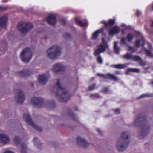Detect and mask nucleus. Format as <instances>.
Segmentation results:
<instances>
[{
	"label": "nucleus",
	"instance_id": "obj_1",
	"mask_svg": "<svg viewBox=\"0 0 153 153\" xmlns=\"http://www.w3.org/2000/svg\"><path fill=\"white\" fill-rule=\"evenodd\" d=\"M146 116L143 113H141L140 114L137 115L135 119L134 123L138 126L141 130V132L139 135L140 139L144 138L148 133L150 127L146 124L147 120Z\"/></svg>",
	"mask_w": 153,
	"mask_h": 153
},
{
	"label": "nucleus",
	"instance_id": "obj_2",
	"mask_svg": "<svg viewBox=\"0 0 153 153\" xmlns=\"http://www.w3.org/2000/svg\"><path fill=\"white\" fill-rule=\"evenodd\" d=\"M60 81L59 79H58L56 85L58 88L56 89V92H55L56 96L60 102H65L70 98L71 96L64 88L61 87Z\"/></svg>",
	"mask_w": 153,
	"mask_h": 153
},
{
	"label": "nucleus",
	"instance_id": "obj_3",
	"mask_svg": "<svg viewBox=\"0 0 153 153\" xmlns=\"http://www.w3.org/2000/svg\"><path fill=\"white\" fill-rule=\"evenodd\" d=\"M128 132H123L121 134L117 144V148L119 151L123 152L125 150L130 142L128 136Z\"/></svg>",
	"mask_w": 153,
	"mask_h": 153
},
{
	"label": "nucleus",
	"instance_id": "obj_4",
	"mask_svg": "<svg viewBox=\"0 0 153 153\" xmlns=\"http://www.w3.org/2000/svg\"><path fill=\"white\" fill-rule=\"evenodd\" d=\"M61 54V48L59 46L54 45L47 50L48 57L52 59H57Z\"/></svg>",
	"mask_w": 153,
	"mask_h": 153
},
{
	"label": "nucleus",
	"instance_id": "obj_5",
	"mask_svg": "<svg viewBox=\"0 0 153 153\" xmlns=\"http://www.w3.org/2000/svg\"><path fill=\"white\" fill-rule=\"evenodd\" d=\"M17 27L20 33L25 34L29 32L32 28L33 25L31 23L21 21L18 23Z\"/></svg>",
	"mask_w": 153,
	"mask_h": 153
},
{
	"label": "nucleus",
	"instance_id": "obj_6",
	"mask_svg": "<svg viewBox=\"0 0 153 153\" xmlns=\"http://www.w3.org/2000/svg\"><path fill=\"white\" fill-rule=\"evenodd\" d=\"M32 56V53L29 48H26L21 53L20 58L22 62L27 63L31 60Z\"/></svg>",
	"mask_w": 153,
	"mask_h": 153
},
{
	"label": "nucleus",
	"instance_id": "obj_7",
	"mask_svg": "<svg viewBox=\"0 0 153 153\" xmlns=\"http://www.w3.org/2000/svg\"><path fill=\"white\" fill-rule=\"evenodd\" d=\"M23 118L25 120L27 123L29 125L31 126L34 129L39 132L42 131V128H41L38 127L33 122L29 115L25 114L23 115Z\"/></svg>",
	"mask_w": 153,
	"mask_h": 153
},
{
	"label": "nucleus",
	"instance_id": "obj_8",
	"mask_svg": "<svg viewBox=\"0 0 153 153\" xmlns=\"http://www.w3.org/2000/svg\"><path fill=\"white\" fill-rule=\"evenodd\" d=\"M31 101L34 107L41 108L44 105V100L42 98L37 97H34L31 98Z\"/></svg>",
	"mask_w": 153,
	"mask_h": 153
},
{
	"label": "nucleus",
	"instance_id": "obj_9",
	"mask_svg": "<svg viewBox=\"0 0 153 153\" xmlns=\"http://www.w3.org/2000/svg\"><path fill=\"white\" fill-rule=\"evenodd\" d=\"M16 91L15 98L17 100V103L23 104L25 99L23 92L20 89H17Z\"/></svg>",
	"mask_w": 153,
	"mask_h": 153
},
{
	"label": "nucleus",
	"instance_id": "obj_10",
	"mask_svg": "<svg viewBox=\"0 0 153 153\" xmlns=\"http://www.w3.org/2000/svg\"><path fill=\"white\" fill-rule=\"evenodd\" d=\"M97 75L100 77H103L105 79H109L115 81H117L119 80L118 78L116 76L112 74L109 73H108L105 75L104 74L98 73L97 74Z\"/></svg>",
	"mask_w": 153,
	"mask_h": 153
},
{
	"label": "nucleus",
	"instance_id": "obj_11",
	"mask_svg": "<svg viewBox=\"0 0 153 153\" xmlns=\"http://www.w3.org/2000/svg\"><path fill=\"white\" fill-rule=\"evenodd\" d=\"M45 20L49 24L53 26L55 25L57 22L56 17L52 14L48 16Z\"/></svg>",
	"mask_w": 153,
	"mask_h": 153
},
{
	"label": "nucleus",
	"instance_id": "obj_12",
	"mask_svg": "<svg viewBox=\"0 0 153 153\" xmlns=\"http://www.w3.org/2000/svg\"><path fill=\"white\" fill-rule=\"evenodd\" d=\"M77 143L79 146H81L83 148H85L89 145V143L85 139L78 137L76 139Z\"/></svg>",
	"mask_w": 153,
	"mask_h": 153
},
{
	"label": "nucleus",
	"instance_id": "obj_13",
	"mask_svg": "<svg viewBox=\"0 0 153 153\" xmlns=\"http://www.w3.org/2000/svg\"><path fill=\"white\" fill-rule=\"evenodd\" d=\"M53 71L56 73L60 71H64L65 70V68L60 63H56L54 65L53 67Z\"/></svg>",
	"mask_w": 153,
	"mask_h": 153
},
{
	"label": "nucleus",
	"instance_id": "obj_14",
	"mask_svg": "<svg viewBox=\"0 0 153 153\" xmlns=\"http://www.w3.org/2000/svg\"><path fill=\"white\" fill-rule=\"evenodd\" d=\"M8 20V17L6 15H3L1 17H0V26L1 27H5L7 25V22Z\"/></svg>",
	"mask_w": 153,
	"mask_h": 153
},
{
	"label": "nucleus",
	"instance_id": "obj_15",
	"mask_svg": "<svg viewBox=\"0 0 153 153\" xmlns=\"http://www.w3.org/2000/svg\"><path fill=\"white\" fill-rule=\"evenodd\" d=\"M10 139L8 135L4 134H0V143L4 144L8 143Z\"/></svg>",
	"mask_w": 153,
	"mask_h": 153
},
{
	"label": "nucleus",
	"instance_id": "obj_16",
	"mask_svg": "<svg viewBox=\"0 0 153 153\" xmlns=\"http://www.w3.org/2000/svg\"><path fill=\"white\" fill-rule=\"evenodd\" d=\"M120 31V27L117 26L115 25L111 28L109 30V35H113L119 33Z\"/></svg>",
	"mask_w": 153,
	"mask_h": 153
},
{
	"label": "nucleus",
	"instance_id": "obj_17",
	"mask_svg": "<svg viewBox=\"0 0 153 153\" xmlns=\"http://www.w3.org/2000/svg\"><path fill=\"white\" fill-rule=\"evenodd\" d=\"M100 22L101 23L104 24V26L106 27H111L114 25L115 23V19H110L107 22L106 21L103 20L101 21Z\"/></svg>",
	"mask_w": 153,
	"mask_h": 153
},
{
	"label": "nucleus",
	"instance_id": "obj_18",
	"mask_svg": "<svg viewBox=\"0 0 153 153\" xmlns=\"http://www.w3.org/2000/svg\"><path fill=\"white\" fill-rule=\"evenodd\" d=\"M18 74L20 76H30L32 74V72L29 69L22 70L19 71L18 72Z\"/></svg>",
	"mask_w": 153,
	"mask_h": 153
},
{
	"label": "nucleus",
	"instance_id": "obj_19",
	"mask_svg": "<svg viewBox=\"0 0 153 153\" xmlns=\"http://www.w3.org/2000/svg\"><path fill=\"white\" fill-rule=\"evenodd\" d=\"M38 82L41 84L44 85L47 81V78L46 76L44 74L39 75L38 77Z\"/></svg>",
	"mask_w": 153,
	"mask_h": 153
},
{
	"label": "nucleus",
	"instance_id": "obj_20",
	"mask_svg": "<svg viewBox=\"0 0 153 153\" xmlns=\"http://www.w3.org/2000/svg\"><path fill=\"white\" fill-rule=\"evenodd\" d=\"M102 42L103 44H100L98 48L99 49L103 52L105 50L108 45L105 40L103 41Z\"/></svg>",
	"mask_w": 153,
	"mask_h": 153
},
{
	"label": "nucleus",
	"instance_id": "obj_21",
	"mask_svg": "<svg viewBox=\"0 0 153 153\" xmlns=\"http://www.w3.org/2000/svg\"><path fill=\"white\" fill-rule=\"evenodd\" d=\"M2 46L0 48V55H2L5 53V51L7 49V43H2Z\"/></svg>",
	"mask_w": 153,
	"mask_h": 153
},
{
	"label": "nucleus",
	"instance_id": "obj_22",
	"mask_svg": "<svg viewBox=\"0 0 153 153\" xmlns=\"http://www.w3.org/2000/svg\"><path fill=\"white\" fill-rule=\"evenodd\" d=\"M103 32V30L102 28L100 30H97L94 32L92 35V39H95L98 37V35L100 33H102Z\"/></svg>",
	"mask_w": 153,
	"mask_h": 153
},
{
	"label": "nucleus",
	"instance_id": "obj_23",
	"mask_svg": "<svg viewBox=\"0 0 153 153\" xmlns=\"http://www.w3.org/2000/svg\"><path fill=\"white\" fill-rule=\"evenodd\" d=\"M111 66L113 68L118 69L124 68L126 67V66L125 64H121L113 65H111Z\"/></svg>",
	"mask_w": 153,
	"mask_h": 153
},
{
	"label": "nucleus",
	"instance_id": "obj_24",
	"mask_svg": "<svg viewBox=\"0 0 153 153\" xmlns=\"http://www.w3.org/2000/svg\"><path fill=\"white\" fill-rule=\"evenodd\" d=\"M75 22L81 26H83L86 25V22H82V20H79L78 18H76L75 19Z\"/></svg>",
	"mask_w": 153,
	"mask_h": 153
},
{
	"label": "nucleus",
	"instance_id": "obj_25",
	"mask_svg": "<svg viewBox=\"0 0 153 153\" xmlns=\"http://www.w3.org/2000/svg\"><path fill=\"white\" fill-rule=\"evenodd\" d=\"M132 55L129 53H127L122 56V58L126 60H129L132 59Z\"/></svg>",
	"mask_w": 153,
	"mask_h": 153
},
{
	"label": "nucleus",
	"instance_id": "obj_26",
	"mask_svg": "<svg viewBox=\"0 0 153 153\" xmlns=\"http://www.w3.org/2000/svg\"><path fill=\"white\" fill-rule=\"evenodd\" d=\"M130 72L138 73L139 72V69L136 68H129L126 70V73L127 74H129V72Z\"/></svg>",
	"mask_w": 153,
	"mask_h": 153
},
{
	"label": "nucleus",
	"instance_id": "obj_27",
	"mask_svg": "<svg viewBox=\"0 0 153 153\" xmlns=\"http://www.w3.org/2000/svg\"><path fill=\"white\" fill-rule=\"evenodd\" d=\"M20 152L21 153H27V147L24 143L21 144V149Z\"/></svg>",
	"mask_w": 153,
	"mask_h": 153
},
{
	"label": "nucleus",
	"instance_id": "obj_28",
	"mask_svg": "<svg viewBox=\"0 0 153 153\" xmlns=\"http://www.w3.org/2000/svg\"><path fill=\"white\" fill-rule=\"evenodd\" d=\"M144 51H145L146 54L149 57L153 58V54L151 53V51L147 49L146 48H145L144 49Z\"/></svg>",
	"mask_w": 153,
	"mask_h": 153
},
{
	"label": "nucleus",
	"instance_id": "obj_29",
	"mask_svg": "<svg viewBox=\"0 0 153 153\" xmlns=\"http://www.w3.org/2000/svg\"><path fill=\"white\" fill-rule=\"evenodd\" d=\"M134 38L133 35L131 33L128 34L126 36V39L128 41L130 42L132 41Z\"/></svg>",
	"mask_w": 153,
	"mask_h": 153
},
{
	"label": "nucleus",
	"instance_id": "obj_30",
	"mask_svg": "<svg viewBox=\"0 0 153 153\" xmlns=\"http://www.w3.org/2000/svg\"><path fill=\"white\" fill-rule=\"evenodd\" d=\"M117 42H115L114 45V51L117 54H119V53L120 48L117 46Z\"/></svg>",
	"mask_w": 153,
	"mask_h": 153
},
{
	"label": "nucleus",
	"instance_id": "obj_31",
	"mask_svg": "<svg viewBox=\"0 0 153 153\" xmlns=\"http://www.w3.org/2000/svg\"><path fill=\"white\" fill-rule=\"evenodd\" d=\"M153 97V94H151L146 93L142 94L138 97V99L145 97Z\"/></svg>",
	"mask_w": 153,
	"mask_h": 153
},
{
	"label": "nucleus",
	"instance_id": "obj_32",
	"mask_svg": "<svg viewBox=\"0 0 153 153\" xmlns=\"http://www.w3.org/2000/svg\"><path fill=\"white\" fill-rule=\"evenodd\" d=\"M90 97H91L93 98H102V97L100 96L98 93L91 94L90 95Z\"/></svg>",
	"mask_w": 153,
	"mask_h": 153
},
{
	"label": "nucleus",
	"instance_id": "obj_33",
	"mask_svg": "<svg viewBox=\"0 0 153 153\" xmlns=\"http://www.w3.org/2000/svg\"><path fill=\"white\" fill-rule=\"evenodd\" d=\"M131 60L133 61H140L142 60L141 58L138 56L132 55Z\"/></svg>",
	"mask_w": 153,
	"mask_h": 153
},
{
	"label": "nucleus",
	"instance_id": "obj_34",
	"mask_svg": "<svg viewBox=\"0 0 153 153\" xmlns=\"http://www.w3.org/2000/svg\"><path fill=\"white\" fill-rule=\"evenodd\" d=\"M14 140L15 143L17 144H19L20 141V137L17 136H16L14 138Z\"/></svg>",
	"mask_w": 153,
	"mask_h": 153
},
{
	"label": "nucleus",
	"instance_id": "obj_35",
	"mask_svg": "<svg viewBox=\"0 0 153 153\" xmlns=\"http://www.w3.org/2000/svg\"><path fill=\"white\" fill-rule=\"evenodd\" d=\"M97 48V49H96L94 52V55L95 56H99L100 53L102 52Z\"/></svg>",
	"mask_w": 153,
	"mask_h": 153
},
{
	"label": "nucleus",
	"instance_id": "obj_36",
	"mask_svg": "<svg viewBox=\"0 0 153 153\" xmlns=\"http://www.w3.org/2000/svg\"><path fill=\"white\" fill-rule=\"evenodd\" d=\"M64 36L66 39H71L72 38L71 36L68 33H66L64 35Z\"/></svg>",
	"mask_w": 153,
	"mask_h": 153
},
{
	"label": "nucleus",
	"instance_id": "obj_37",
	"mask_svg": "<svg viewBox=\"0 0 153 153\" xmlns=\"http://www.w3.org/2000/svg\"><path fill=\"white\" fill-rule=\"evenodd\" d=\"M97 63L100 64H102L103 62L102 59L100 56L97 57Z\"/></svg>",
	"mask_w": 153,
	"mask_h": 153
},
{
	"label": "nucleus",
	"instance_id": "obj_38",
	"mask_svg": "<svg viewBox=\"0 0 153 153\" xmlns=\"http://www.w3.org/2000/svg\"><path fill=\"white\" fill-rule=\"evenodd\" d=\"M141 40H137L135 42V46L136 47H138L140 45V42Z\"/></svg>",
	"mask_w": 153,
	"mask_h": 153
},
{
	"label": "nucleus",
	"instance_id": "obj_39",
	"mask_svg": "<svg viewBox=\"0 0 153 153\" xmlns=\"http://www.w3.org/2000/svg\"><path fill=\"white\" fill-rule=\"evenodd\" d=\"M8 7L7 6H0V11H4L7 10Z\"/></svg>",
	"mask_w": 153,
	"mask_h": 153
},
{
	"label": "nucleus",
	"instance_id": "obj_40",
	"mask_svg": "<svg viewBox=\"0 0 153 153\" xmlns=\"http://www.w3.org/2000/svg\"><path fill=\"white\" fill-rule=\"evenodd\" d=\"M96 86V84L94 83L92 84L91 85L89 86L88 88V91H90L93 89Z\"/></svg>",
	"mask_w": 153,
	"mask_h": 153
},
{
	"label": "nucleus",
	"instance_id": "obj_41",
	"mask_svg": "<svg viewBox=\"0 0 153 153\" xmlns=\"http://www.w3.org/2000/svg\"><path fill=\"white\" fill-rule=\"evenodd\" d=\"M108 91V87H104L103 88L102 90L101 91L104 94L107 93Z\"/></svg>",
	"mask_w": 153,
	"mask_h": 153
},
{
	"label": "nucleus",
	"instance_id": "obj_42",
	"mask_svg": "<svg viewBox=\"0 0 153 153\" xmlns=\"http://www.w3.org/2000/svg\"><path fill=\"white\" fill-rule=\"evenodd\" d=\"M60 22L61 24L62 25H65L66 24V20L64 19H60Z\"/></svg>",
	"mask_w": 153,
	"mask_h": 153
},
{
	"label": "nucleus",
	"instance_id": "obj_43",
	"mask_svg": "<svg viewBox=\"0 0 153 153\" xmlns=\"http://www.w3.org/2000/svg\"><path fill=\"white\" fill-rule=\"evenodd\" d=\"M121 42L123 44L126 45L127 44V43L126 42L125 39L124 37H123L121 38Z\"/></svg>",
	"mask_w": 153,
	"mask_h": 153
},
{
	"label": "nucleus",
	"instance_id": "obj_44",
	"mask_svg": "<svg viewBox=\"0 0 153 153\" xmlns=\"http://www.w3.org/2000/svg\"><path fill=\"white\" fill-rule=\"evenodd\" d=\"M68 114L69 116H71L72 118H74V117H75L73 113L71 111H68Z\"/></svg>",
	"mask_w": 153,
	"mask_h": 153
},
{
	"label": "nucleus",
	"instance_id": "obj_45",
	"mask_svg": "<svg viewBox=\"0 0 153 153\" xmlns=\"http://www.w3.org/2000/svg\"><path fill=\"white\" fill-rule=\"evenodd\" d=\"M141 14V12L139 10H137L136 11V13H135L136 16L137 17H139Z\"/></svg>",
	"mask_w": 153,
	"mask_h": 153
},
{
	"label": "nucleus",
	"instance_id": "obj_46",
	"mask_svg": "<svg viewBox=\"0 0 153 153\" xmlns=\"http://www.w3.org/2000/svg\"><path fill=\"white\" fill-rule=\"evenodd\" d=\"M38 140V139L37 137H35L33 139V141L34 142V144L35 145H39L37 143V142Z\"/></svg>",
	"mask_w": 153,
	"mask_h": 153
},
{
	"label": "nucleus",
	"instance_id": "obj_47",
	"mask_svg": "<svg viewBox=\"0 0 153 153\" xmlns=\"http://www.w3.org/2000/svg\"><path fill=\"white\" fill-rule=\"evenodd\" d=\"M114 113L116 114H119L120 113V110L119 109H116L114 110Z\"/></svg>",
	"mask_w": 153,
	"mask_h": 153
},
{
	"label": "nucleus",
	"instance_id": "obj_48",
	"mask_svg": "<svg viewBox=\"0 0 153 153\" xmlns=\"http://www.w3.org/2000/svg\"><path fill=\"white\" fill-rule=\"evenodd\" d=\"M97 131L100 135H102V133L101 131L100 130V129H97Z\"/></svg>",
	"mask_w": 153,
	"mask_h": 153
},
{
	"label": "nucleus",
	"instance_id": "obj_49",
	"mask_svg": "<svg viewBox=\"0 0 153 153\" xmlns=\"http://www.w3.org/2000/svg\"><path fill=\"white\" fill-rule=\"evenodd\" d=\"M128 50L130 51L133 50L134 48L132 47L129 46L128 47Z\"/></svg>",
	"mask_w": 153,
	"mask_h": 153
},
{
	"label": "nucleus",
	"instance_id": "obj_50",
	"mask_svg": "<svg viewBox=\"0 0 153 153\" xmlns=\"http://www.w3.org/2000/svg\"><path fill=\"white\" fill-rule=\"evenodd\" d=\"M4 153H14L13 152L10 151H7L4 152Z\"/></svg>",
	"mask_w": 153,
	"mask_h": 153
},
{
	"label": "nucleus",
	"instance_id": "obj_51",
	"mask_svg": "<svg viewBox=\"0 0 153 153\" xmlns=\"http://www.w3.org/2000/svg\"><path fill=\"white\" fill-rule=\"evenodd\" d=\"M148 48L150 49H151V47H152V46H151V45L149 43H148Z\"/></svg>",
	"mask_w": 153,
	"mask_h": 153
},
{
	"label": "nucleus",
	"instance_id": "obj_52",
	"mask_svg": "<svg viewBox=\"0 0 153 153\" xmlns=\"http://www.w3.org/2000/svg\"><path fill=\"white\" fill-rule=\"evenodd\" d=\"M9 0H2V1L3 2L6 3Z\"/></svg>",
	"mask_w": 153,
	"mask_h": 153
},
{
	"label": "nucleus",
	"instance_id": "obj_53",
	"mask_svg": "<svg viewBox=\"0 0 153 153\" xmlns=\"http://www.w3.org/2000/svg\"><path fill=\"white\" fill-rule=\"evenodd\" d=\"M145 44L144 42H143V43L142 44V46L143 47H144V45H145Z\"/></svg>",
	"mask_w": 153,
	"mask_h": 153
},
{
	"label": "nucleus",
	"instance_id": "obj_54",
	"mask_svg": "<svg viewBox=\"0 0 153 153\" xmlns=\"http://www.w3.org/2000/svg\"><path fill=\"white\" fill-rule=\"evenodd\" d=\"M120 73V72L118 71H116L115 72V74H119Z\"/></svg>",
	"mask_w": 153,
	"mask_h": 153
},
{
	"label": "nucleus",
	"instance_id": "obj_55",
	"mask_svg": "<svg viewBox=\"0 0 153 153\" xmlns=\"http://www.w3.org/2000/svg\"><path fill=\"white\" fill-rule=\"evenodd\" d=\"M151 27H153V21L152 22L151 24Z\"/></svg>",
	"mask_w": 153,
	"mask_h": 153
},
{
	"label": "nucleus",
	"instance_id": "obj_56",
	"mask_svg": "<svg viewBox=\"0 0 153 153\" xmlns=\"http://www.w3.org/2000/svg\"><path fill=\"white\" fill-rule=\"evenodd\" d=\"M31 86H32V88H33V87H34V84L33 83H32L31 84Z\"/></svg>",
	"mask_w": 153,
	"mask_h": 153
},
{
	"label": "nucleus",
	"instance_id": "obj_57",
	"mask_svg": "<svg viewBox=\"0 0 153 153\" xmlns=\"http://www.w3.org/2000/svg\"><path fill=\"white\" fill-rule=\"evenodd\" d=\"M56 88V86H55L53 90V91L54 92V90H55V88Z\"/></svg>",
	"mask_w": 153,
	"mask_h": 153
},
{
	"label": "nucleus",
	"instance_id": "obj_58",
	"mask_svg": "<svg viewBox=\"0 0 153 153\" xmlns=\"http://www.w3.org/2000/svg\"><path fill=\"white\" fill-rule=\"evenodd\" d=\"M122 34H123V33H124V31H123V30L122 31Z\"/></svg>",
	"mask_w": 153,
	"mask_h": 153
},
{
	"label": "nucleus",
	"instance_id": "obj_59",
	"mask_svg": "<svg viewBox=\"0 0 153 153\" xmlns=\"http://www.w3.org/2000/svg\"><path fill=\"white\" fill-rule=\"evenodd\" d=\"M151 84H153V81H152L151 82Z\"/></svg>",
	"mask_w": 153,
	"mask_h": 153
},
{
	"label": "nucleus",
	"instance_id": "obj_60",
	"mask_svg": "<svg viewBox=\"0 0 153 153\" xmlns=\"http://www.w3.org/2000/svg\"><path fill=\"white\" fill-rule=\"evenodd\" d=\"M77 110V109L76 110Z\"/></svg>",
	"mask_w": 153,
	"mask_h": 153
}]
</instances>
